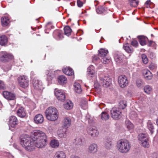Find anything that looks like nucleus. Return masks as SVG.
Masks as SVG:
<instances>
[{
    "label": "nucleus",
    "instance_id": "obj_32",
    "mask_svg": "<svg viewBox=\"0 0 158 158\" xmlns=\"http://www.w3.org/2000/svg\"><path fill=\"white\" fill-rule=\"evenodd\" d=\"M50 145L52 148H56L59 146V143L57 140L54 139L50 141Z\"/></svg>",
    "mask_w": 158,
    "mask_h": 158
},
{
    "label": "nucleus",
    "instance_id": "obj_14",
    "mask_svg": "<svg viewBox=\"0 0 158 158\" xmlns=\"http://www.w3.org/2000/svg\"><path fill=\"white\" fill-rule=\"evenodd\" d=\"M98 151V146L96 143H93L89 145L88 151L89 153L94 154L96 153Z\"/></svg>",
    "mask_w": 158,
    "mask_h": 158
},
{
    "label": "nucleus",
    "instance_id": "obj_54",
    "mask_svg": "<svg viewBox=\"0 0 158 158\" xmlns=\"http://www.w3.org/2000/svg\"><path fill=\"white\" fill-rule=\"evenodd\" d=\"M77 5L78 7H81L83 5V3L80 0H77Z\"/></svg>",
    "mask_w": 158,
    "mask_h": 158
},
{
    "label": "nucleus",
    "instance_id": "obj_2",
    "mask_svg": "<svg viewBox=\"0 0 158 158\" xmlns=\"http://www.w3.org/2000/svg\"><path fill=\"white\" fill-rule=\"evenodd\" d=\"M31 138L27 135H23L20 138L21 145L29 151H32L35 148L33 141H31Z\"/></svg>",
    "mask_w": 158,
    "mask_h": 158
},
{
    "label": "nucleus",
    "instance_id": "obj_30",
    "mask_svg": "<svg viewBox=\"0 0 158 158\" xmlns=\"http://www.w3.org/2000/svg\"><path fill=\"white\" fill-rule=\"evenodd\" d=\"M66 156L64 152L59 151L56 152L54 158H66Z\"/></svg>",
    "mask_w": 158,
    "mask_h": 158
},
{
    "label": "nucleus",
    "instance_id": "obj_35",
    "mask_svg": "<svg viewBox=\"0 0 158 158\" xmlns=\"http://www.w3.org/2000/svg\"><path fill=\"white\" fill-rule=\"evenodd\" d=\"M147 128L150 131L151 134H153L154 131V127L152 123L150 120H148L147 122Z\"/></svg>",
    "mask_w": 158,
    "mask_h": 158
},
{
    "label": "nucleus",
    "instance_id": "obj_42",
    "mask_svg": "<svg viewBox=\"0 0 158 158\" xmlns=\"http://www.w3.org/2000/svg\"><path fill=\"white\" fill-rule=\"evenodd\" d=\"M64 31L65 35L69 36L71 34L72 30L69 26H66L64 28Z\"/></svg>",
    "mask_w": 158,
    "mask_h": 158
},
{
    "label": "nucleus",
    "instance_id": "obj_17",
    "mask_svg": "<svg viewBox=\"0 0 158 158\" xmlns=\"http://www.w3.org/2000/svg\"><path fill=\"white\" fill-rule=\"evenodd\" d=\"M88 133L93 137H95L98 136L99 132L96 128H88L87 129Z\"/></svg>",
    "mask_w": 158,
    "mask_h": 158
},
{
    "label": "nucleus",
    "instance_id": "obj_52",
    "mask_svg": "<svg viewBox=\"0 0 158 158\" xmlns=\"http://www.w3.org/2000/svg\"><path fill=\"white\" fill-rule=\"evenodd\" d=\"M131 45L134 47L136 48L138 45V43L137 41L135 40H133L131 42Z\"/></svg>",
    "mask_w": 158,
    "mask_h": 158
},
{
    "label": "nucleus",
    "instance_id": "obj_11",
    "mask_svg": "<svg viewBox=\"0 0 158 158\" xmlns=\"http://www.w3.org/2000/svg\"><path fill=\"white\" fill-rule=\"evenodd\" d=\"M19 123V121L15 116L13 115L10 117L8 121L9 129H10V127L13 128L16 127Z\"/></svg>",
    "mask_w": 158,
    "mask_h": 158
},
{
    "label": "nucleus",
    "instance_id": "obj_59",
    "mask_svg": "<svg viewBox=\"0 0 158 158\" xmlns=\"http://www.w3.org/2000/svg\"><path fill=\"white\" fill-rule=\"evenodd\" d=\"M31 77H33L35 75L34 72L33 71H31Z\"/></svg>",
    "mask_w": 158,
    "mask_h": 158
},
{
    "label": "nucleus",
    "instance_id": "obj_25",
    "mask_svg": "<svg viewBox=\"0 0 158 158\" xmlns=\"http://www.w3.org/2000/svg\"><path fill=\"white\" fill-rule=\"evenodd\" d=\"M53 35L54 37H57L59 39H61L63 38L62 32L60 30L55 31L53 32Z\"/></svg>",
    "mask_w": 158,
    "mask_h": 158
},
{
    "label": "nucleus",
    "instance_id": "obj_1",
    "mask_svg": "<svg viewBox=\"0 0 158 158\" xmlns=\"http://www.w3.org/2000/svg\"><path fill=\"white\" fill-rule=\"evenodd\" d=\"M32 140L34 144L38 148H42L46 145L47 136L45 134L41 131L35 130L33 131Z\"/></svg>",
    "mask_w": 158,
    "mask_h": 158
},
{
    "label": "nucleus",
    "instance_id": "obj_62",
    "mask_svg": "<svg viewBox=\"0 0 158 158\" xmlns=\"http://www.w3.org/2000/svg\"><path fill=\"white\" fill-rule=\"evenodd\" d=\"M85 107L84 109H85L87 107V102H86L85 103Z\"/></svg>",
    "mask_w": 158,
    "mask_h": 158
},
{
    "label": "nucleus",
    "instance_id": "obj_4",
    "mask_svg": "<svg viewBox=\"0 0 158 158\" xmlns=\"http://www.w3.org/2000/svg\"><path fill=\"white\" fill-rule=\"evenodd\" d=\"M45 114L47 118L50 121L56 120L58 117V112L54 107L50 106L46 110Z\"/></svg>",
    "mask_w": 158,
    "mask_h": 158
},
{
    "label": "nucleus",
    "instance_id": "obj_47",
    "mask_svg": "<svg viewBox=\"0 0 158 158\" xmlns=\"http://www.w3.org/2000/svg\"><path fill=\"white\" fill-rule=\"evenodd\" d=\"M149 140V138L146 140H144L143 141H141V144L143 147L145 148H148L149 147V143L148 142Z\"/></svg>",
    "mask_w": 158,
    "mask_h": 158
},
{
    "label": "nucleus",
    "instance_id": "obj_5",
    "mask_svg": "<svg viewBox=\"0 0 158 158\" xmlns=\"http://www.w3.org/2000/svg\"><path fill=\"white\" fill-rule=\"evenodd\" d=\"M18 80L20 86L23 88H25L29 85L28 78L26 76L23 75L19 76Z\"/></svg>",
    "mask_w": 158,
    "mask_h": 158
},
{
    "label": "nucleus",
    "instance_id": "obj_9",
    "mask_svg": "<svg viewBox=\"0 0 158 158\" xmlns=\"http://www.w3.org/2000/svg\"><path fill=\"white\" fill-rule=\"evenodd\" d=\"M118 82L119 86L122 88H124L128 84V81L125 75L119 76L118 78Z\"/></svg>",
    "mask_w": 158,
    "mask_h": 158
},
{
    "label": "nucleus",
    "instance_id": "obj_39",
    "mask_svg": "<svg viewBox=\"0 0 158 158\" xmlns=\"http://www.w3.org/2000/svg\"><path fill=\"white\" fill-rule=\"evenodd\" d=\"M126 126L128 130H130L133 129L134 125L129 120H127L125 122Z\"/></svg>",
    "mask_w": 158,
    "mask_h": 158
},
{
    "label": "nucleus",
    "instance_id": "obj_20",
    "mask_svg": "<svg viewBox=\"0 0 158 158\" xmlns=\"http://www.w3.org/2000/svg\"><path fill=\"white\" fill-rule=\"evenodd\" d=\"M66 129L65 128L59 130L57 132L58 136L61 138H66L67 136L68 133Z\"/></svg>",
    "mask_w": 158,
    "mask_h": 158
},
{
    "label": "nucleus",
    "instance_id": "obj_15",
    "mask_svg": "<svg viewBox=\"0 0 158 158\" xmlns=\"http://www.w3.org/2000/svg\"><path fill=\"white\" fill-rule=\"evenodd\" d=\"M33 87L35 89L40 90L43 89L42 83L41 81L38 79H33Z\"/></svg>",
    "mask_w": 158,
    "mask_h": 158
},
{
    "label": "nucleus",
    "instance_id": "obj_53",
    "mask_svg": "<svg viewBox=\"0 0 158 158\" xmlns=\"http://www.w3.org/2000/svg\"><path fill=\"white\" fill-rule=\"evenodd\" d=\"M138 116L137 114L135 112H132L131 114V118H132V119H134L136 118Z\"/></svg>",
    "mask_w": 158,
    "mask_h": 158
},
{
    "label": "nucleus",
    "instance_id": "obj_56",
    "mask_svg": "<svg viewBox=\"0 0 158 158\" xmlns=\"http://www.w3.org/2000/svg\"><path fill=\"white\" fill-rule=\"evenodd\" d=\"M155 44V42L152 41H150L149 42V44H148V46H152V45H154Z\"/></svg>",
    "mask_w": 158,
    "mask_h": 158
},
{
    "label": "nucleus",
    "instance_id": "obj_43",
    "mask_svg": "<svg viewBox=\"0 0 158 158\" xmlns=\"http://www.w3.org/2000/svg\"><path fill=\"white\" fill-rule=\"evenodd\" d=\"M96 11L98 14H101L105 12L106 11V9L103 6H99L96 9Z\"/></svg>",
    "mask_w": 158,
    "mask_h": 158
},
{
    "label": "nucleus",
    "instance_id": "obj_60",
    "mask_svg": "<svg viewBox=\"0 0 158 158\" xmlns=\"http://www.w3.org/2000/svg\"><path fill=\"white\" fill-rule=\"evenodd\" d=\"M123 104V106L122 108L123 109L127 106V105L126 104Z\"/></svg>",
    "mask_w": 158,
    "mask_h": 158
},
{
    "label": "nucleus",
    "instance_id": "obj_55",
    "mask_svg": "<svg viewBox=\"0 0 158 158\" xmlns=\"http://www.w3.org/2000/svg\"><path fill=\"white\" fill-rule=\"evenodd\" d=\"M153 158H158V152H155L153 154Z\"/></svg>",
    "mask_w": 158,
    "mask_h": 158
},
{
    "label": "nucleus",
    "instance_id": "obj_28",
    "mask_svg": "<svg viewBox=\"0 0 158 158\" xmlns=\"http://www.w3.org/2000/svg\"><path fill=\"white\" fill-rule=\"evenodd\" d=\"M74 89L75 92L80 94L82 91V89L80 84L78 82H75L74 84Z\"/></svg>",
    "mask_w": 158,
    "mask_h": 158
},
{
    "label": "nucleus",
    "instance_id": "obj_37",
    "mask_svg": "<svg viewBox=\"0 0 158 158\" xmlns=\"http://www.w3.org/2000/svg\"><path fill=\"white\" fill-rule=\"evenodd\" d=\"M137 37L139 39V42L141 45L143 46L146 44V41L144 36H138Z\"/></svg>",
    "mask_w": 158,
    "mask_h": 158
},
{
    "label": "nucleus",
    "instance_id": "obj_19",
    "mask_svg": "<svg viewBox=\"0 0 158 158\" xmlns=\"http://www.w3.org/2000/svg\"><path fill=\"white\" fill-rule=\"evenodd\" d=\"M17 114L21 118L25 117L26 115V112L24 108L22 107H20L17 111Z\"/></svg>",
    "mask_w": 158,
    "mask_h": 158
},
{
    "label": "nucleus",
    "instance_id": "obj_22",
    "mask_svg": "<svg viewBox=\"0 0 158 158\" xmlns=\"http://www.w3.org/2000/svg\"><path fill=\"white\" fill-rule=\"evenodd\" d=\"M105 148L107 149L110 150L112 147V139L110 138L106 139L104 143Z\"/></svg>",
    "mask_w": 158,
    "mask_h": 158
},
{
    "label": "nucleus",
    "instance_id": "obj_44",
    "mask_svg": "<svg viewBox=\"0 0 158 158\" xmlns=\"http://www.w3.org/2000/svg\"><path fill=\"white\" fill-rule=\"evenodd\" d=\"M109 114L106 112H102L101 114V118L102 120H106L109 118Z\"/></svg>",
    "mask_w": 158,
    "mask_h": 158
},
{
    "label": "nucleus",
    "instance_id": "obj_45",
    "mask_svg": "<svg viewBox=\"0 0 158 158\" xmlns=\"http://www.w3.org/2000/svg\"><path fill=\"white\" fill-rule=\"evenodd\" d=\"M123 57V55H117L115 56L114 59L116 62L120 63L122 61Z\"/></svg>",
    "mask_w": 158,
    "mask_h": 158
},
{
    "label": "nucleus",
    "instance_id": "obj_21",
    "mask_svg": "<svg viewBox=\"0 0 158 158\" xmlns=\"http://www.w3.org/2000/svg\"><path fill=\"white\" fill-rule=\"evenodd\" d=\"M87 75L88 76L93 77L95 76V72L94 68L92 65L89 66L87 68Z\"/></svg>",
    "mask_w": 158,
    "mask_h": 158
},
{
    "label": "nucleus",
    "instance_id": "obj_29",
    "mask_svg": "<svg viewBox=\"0 0 158 158\" xmlns=\"http://www.w3.org/2000/svg\"><path fill=\"white\" fill-rule=\"evenodd\" d=\"M73 106V103L69 100H67L64 104V108L67 110H70L72 108Z\"/></svg>",
    "mask_w": 158,
    "mask_h": 158
},
{
    "label": "nucleus",
    "instance_id": "obj_3",
    "mask_svg": "<svg viewBox=\"0 0 158 158\" xmlns=\"http://www.w3.org/2000/svg\"><path fill=\"white\" fill-rule=\"evenodd\" d=\"M117 147L120 152L126 153L129 151L131 148V145L127 140L122 139L118 141Z\"/></svg>",
    "mask_w": 158,
    "mask_h": 158
},
{
    "label": "nucleus",
    "instance_id": "obj_31",
    "mask_svg": "<svg viewBox=\"0 0 158 158\" xmlns=\"http://www.w3.org/2000/svg\"><path fill=\"white\" fill-rule=\"evenodd\" d=\"M123 48L127 53H132L134 51L133 49L131 46H129L127 44L123 46Z\"/></svg>",
    "mask_w": 158,
    "mask_h": 158
},
{
    "label": "nucleus",
    "instance_id": "obj_40",
    "mask_svg": "<svg viewBox=\"0 0 158 158\" xmlns=\"http://www.w3.org/2000/svg\"><path fill=\"white\" fill-rule=\"evenodd\" d=\"M130 3V6L132 7H136L139 5V0H128Z\"/></svg>",
    "mask_w": 158,
    "mask_h": 158
},
{
    "label": "nucleus",
    "instance_id": "obj_24",
    "mask_svg": "<svg viewBox=\"0 0 158 158\" xmlns=\"http://www.w3.org/2000/svg\"><path fill=\"white\" fill-rule=\"evenodd\" d=\"M143 74L146 80H150L152 78V75L151 72L148 69H144L143 71Z\"/></svg>",
    "mask_w": 158,
    "mask_h": 158
},
{
    "label": "nucleus",
    "instance_id": "obj_64",
    "mask_svg": "<svg viewBox=\"0 0 158 158\" xmlns=\"http://www.w3.org/2000/svg\"><path fill=\"white\" fill-rule=\"evenodd\" d=\"M49 23H48L46 25V26H48L49 24Z\"/></svg>",
    "mask_w": 158,
    "mask_h": 158
},
{
    "label": "nucleus",
    "instance_id": "obj_50",
    "mask_svg": "<svg viewBox=\"0 0 158 158\" xmlns=\"http://www.w3.org/2000/svg\"><path fill=\"white\" fill-rule=\"evenodd\" d=\"M5 89V85L4 82L0 80V89Z\"/></svg>",
    "mask_w": 158,
    "mask_h": 158
},
{
    "label": "nucleus",
    "instance_id": "obj_34",
    "mask_svg": "<svg viewBox=\"0 0 158 158\" xmlns=\"http://www.w3.org/2000/svg\"><path fill=\"white\" fill-rule=\"evenodd\" d=\"M10 22L8 17H3L1 19V23L3 26H7Z\"/></svg>",
    "mask_w": 158,
    "mask_h": 158
},
{
    "label": "nucleus",
    "instance_id": "obj_49",
    "mask_svg": "<svg viewBox=\"0 0 158 158\" xmlns=\"http://www.w3.org/2000/svg\"><path fill=\"white\" fill-rule=\"evenodd\" d=\"M156 68V66L155 64L151 63L149 65V68L152 70H155Z\"/></svg>",
    "mask_w": 158,
    "mask_h": 158
},
{
    "label": "nucleus",
    "instance_id": "obj_36",
    "mask_svg": "<svg viewBox=\"0 0 158 158\" xmlns=\"http://www.w3.org/2000/svg\"><path fill=\"white\" fill-rule=\"evenodd\" d=\"M58 81L60 84H62L66 83L67 82V80L64 76L61 75L58 77Z\"/></svg>",
    "mask_w": 158,
    "mask_h": 158
},
{
    "label": "nucleus",
    "instance_id": "obj_7",
    "mask_svg": "<svg viewBox=\"0 0 158 158\" xmlns=\"http://www.w3.org/2000/svg\"><path fill=\"white\" fill-rule=\"evenodd\" d=\"M0 60L3 62L9 61L13 58V55L6 52L2 51L0 52Z\"/></svg>",
    "mask_w": 158,
    "mask_h": 158
},
{
    "label": "nucleus",
    "instance_id": "obj_26",
    "mask_svg": "<svg viewBox=\"0 0 158 158\" xmlns=\"http://www.w3.org/2000/svg\"><path fill=\"white\" fill-rule=\"evenodd\" d=\"M63 72L68 76H71L74 74V72L73 69L69 67H66L62 69Z\"/></svg>",
    "mask_w": 158,
    "mask_h": 158
},
{
    "label": "nucleus",
    "instance_id": "obj_41",
    "mask_svg": "<svg viewBox=\"0 0 158 158\" xmlns=\"http://www.w3.org/2000/svg\"><path fill=\"white\" fill-rule=\"evenodd\" d=\"M152 90V87L149 85H146L144 87V92L147 94H150Z\"/></svg>",
    "mask_w": 158,
    "mask_h": 158
},
{
    "label": "nucleus",
    "instance_id": "obj_18",
    "mask_svg": "<svg viewBox=\"0 0 158 158\" xmlns=\"http://www.w3.org/2000/svg\"><path fill=\"white\" fill-rule=\"evenodd\" d=\"M101 60L102 62L104 64H108L110 61V58L109 57H107L106 56L102 57L101 58H99L97 56H94L93 57V60Z\"/></svg>",
    "mask_w": 158,
    "mask_h": 158
},
{
    "label": "nucleus",
    "instance_id": "obj_10",
    "mask_svg": "<svg viewBox=\"0 0 158 158\" xmlns=\"http://www.w3.org/2000/svg\"><path fill=\"white\" fill-rule=\"evenodd\" d=\"M54 94L57 98L61 101H63L65 98V96L62 90L56 88L54 90Z\"/></svg>",
    "mask_w": 158,
    "mask_h": 158
},
{
    "label": "nucleus",
    "instance_id": "obj_27",
    "mask_svg": "<svg viewBox=\"0 0 158 158\" xmlns=\"http://www.w3.org/2000/svg\"><path fill=\"white\" fill-rule=\"evenodd\" d=\"M98 51L99 52L98 56L101 57V58L105 57L108 53V50L104 48H101Z\"/></svg>",
    "mask_w": 158,
    "mask_h": 158
},
{
    "label": "nucleus",
    "instance_id": "obj_63",
    "mask_svg": "<svg viewBox=\"0 0 158 158\" xmlns=\"http://www.w3.org/2000/svg\"><path fill=\"white\" fill-rule=\"evenodd\" d=\"M156 123L157 125L158 126V118L156 120Z\"/></svg>",
    "mask_w": 158,
    "mask_h": 158
},
{
    "label": "nucleus",
    "instance_id": "obj_57",
    "mask_svg": "<svg viewBox=\"0 0 158 158\" xmlns=\"http://www.w3.org/2000/svg\"><path fill=\"white\" fill-rule=\"evenodd\" d=\"M70 158H80L78 156L75 155H72L70 156Z\"/></svg>",
    "mask_w": 158,
    "mask_h": 158
},
{
    "label": "nucleus",
    "instance_id": "obj_51",
    "mask_svg": "<svg viewBox=\"0 0 158 158\" xmlns=\"http://www.w3.org/2000/svg\"><path fill=\"white\" fill-rule=\"evenodd\" d=\"M76 144L77 145H79L81 144L82 141L81 139L80 138H77L75 139Z\"/></svg>",
    "mask_w": 158,
    "mask_h": 158
},
{
    "label": "nucleus",
    "instance_id": "obj_13",
    "mask_svg": "<svg viewBox=\"0 0 158 158\" xmlns=\"http://www.w3.org/2000/svg\"><path fill=\"white\" fill-rule=\"evenodd\" d=\"M55 71H52L51 70H46L45 73L46 75L47 80L49 83L55 77Z\"/></svg>",
    "mask_w": 158,
    "mask_h": 158
},
{
    "label": "nucleus",
    "instance_id": "obj_61",
    "mask_svg": "<svg viewBox=\"0 0 158 158\" xmlns=\"http://www.w3.org/2000/svg\"><path fill=\"white\" fill-rule=\"evenodd\" d=\"M11 69V66H10L7 69H5V70H6V71H8L9 70H10Z\"/></svg>",
    "mask_w": 158,
    "mask_h": 158
},
{
    "label": "nucleus",
    "instance_id": "obj_58",
    "mask_svg": "<svg viewBox=\"0 0 158 158\" xmlns=\"http://www.w3.org/2000/svg\"><path fill=\"white\" fill-rule=\"evenodd\" d=\"M150 2L151 1L150 0H148L145 2V4L146 5H149Z\"/></svg>",
    "mask_w": 158,
    "mask_h": 158
},
{
    "label": "nucleus",
    "instance_id": "obj_23",
    "mask_svg": "<svg viewBox=\"0 0 158 158\" xmlns=\"http://www.w3.org/2000/svg\"><path fill=\"white\" fill-rule=\"evenodd\" d=\"M35 123L37 124L42 123L44 121V118L41 114H38L36 115L34 118Z\"/></svg>",
    "mask_w": 158,
    "mask_h": 158
},
{
    "label": "nucleus",
    "instance_id": "obj_8",
    "mask_svg": "<svg viewBox=\"0 0 158 158\" xmlns=\"http://www.w3.org/2000/svg\"><path fill=\"white\" fill-rule=\"evenodd\" d=\"M99 79L101 84L104 87H108L111 83L112 79L107 76L103 77L100 76Z\"/></svg>",
    "mask_w": 158,
    "mask_h": 158
},
{
    "label": "nucleus",
    "instance_id": "obj_33",
    "mask_svg": "<svg viewBox=\"0 0 158 158\" xmlns=\"http://www.w3.org/2000/svg\"><path fill=\"white\" fill-rule=\"evenodd\" d=\"M7 38L4 35L1 36L0 37V44L1 45H5L7 42Z\"/></svg>",
    "mask_w": 158,
    "mask_h": 158
},
{
    "label": "nucleus",
    "instance_id": "obj_46",
    "mask_svg": "<svg viewBox=\"0 0 158 158\" xmlns=\"http://www.w3.org/2000/svg\"><path fill=\"white\" fill-rule=\"evenodd\" d=\"M136 85L139 88L142 87L144 85V83L143 81L141 79H138L136 81Z\"/></svg>",
    "mask_w": 158,
    "mask_h": 158
},
{
    "label": "nucleus",
    "instance_id": "obj_6",
    "mask_svg": "<svg viewBox=\"0 0 158 158\" xmlns=\"http://www.w3.org/2000/svg\"><path fill=\"white\" fill-rule=\"evenodd\" d=\"M110 114L112 118L117 120L122 117V110L118 108L113 107L110 110Z\"/></svg>",
    "mask_w": 158,
    "mask_h": 158
},
{
    "label": "nucleus",
    "instance_id": "obj_16",
    "mask_svg": "<svg viewBox=\"0 0 158 158\" xmlns=\"http://www.w3.org/2000/svg\"><path fill=\"white\" fill-rule=\"evenodd\" d=\"M71 123V120L69 117L64 118L62 122L63 126L65 129L69 128L70 126Z\"/></svg>",
    "mask_w": 158,
    "mask_h": 158
},
{
    "label": "nucleus",
    "instance_id": "obj_38",
    "mask_svg": "<svg viewBox=\"0 0 158 158\" xmlns=\"http://www.w3.org/2000/svg\"><path fill=\"white\" fill-rule=\"evenodd\" d=\"M148 138H149L147 134H140L138 136L139 140L141 142L144 140H145L146 139H147Z\"/></svg>",
    "mask_w": 158,
    "mask_h": 158
},
{
    "label": "nucleus",
    "instance_id": "obj_12",
    "mask_svg": "<svg viewBox=\"0 0 158 158\" xmlns=\"http://www.w3.org/2000/svg\"><path fill=\"white\" fill-rule=\"evenodd\" d=\"M2 95L4 98L8 100H14L16 98L15 94L6 91H4Z\"/></svg>",
    "mask_w": 158,
    "mask_h": 158
},
{
    "label": "nucleus",
    "instance_id": "obj_48",
    "mask_svg": "<svg viewBox=\"0 0 158 158\" xmlns=\"http://www.w3.org/2000/svg\"><path fill=\"white\" fill-rule=\"evenodd\" d=\"M141 57L143 62L145 64H147L148 62V60L146 55L142 54L141 55Z\"/></svg>",
    "mask_w": 158,
    "mask_h": 158
}]
</instances>
